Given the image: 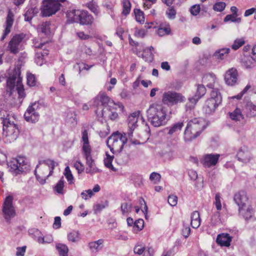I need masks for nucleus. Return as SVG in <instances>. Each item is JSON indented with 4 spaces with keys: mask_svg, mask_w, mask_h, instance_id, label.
Wrapping results in <instances>:
<instances>
[{
    "mask_svg": "<svg viewBox=\"0 0 256 256\" xmlns=\"http://www.w3.org/2000/svg\"><path fill=\"white\" fill-rule=\"evenodd\" d=\"M206 93V88L203 84H198L196 92L194 95L196 97L200 99Z\"/></svg>",
    "mask_w": 256,
    "mask_h": 256,
    "instance_id": "nucleus-43",
    "label": "nucleus"
},
{
    "mask_svg": "<svg viewBox=\"0 0 256 256\" xmlns=\"http://www.w3.org/2000/svg\"><path fill=\"white\" fill-rule=\"evenodd\" d=\"M106 157L104 159V164L105 166L113 170H115L112 164V162L114 157V156H110L108 152L106 153Z\"/></svg>",
    "mask_w": 256,
    "mask_h": 256,
    "instance_id": "nucleus-42",
    "label": "nucleus"
},
{
    "mask_svg": "<svg viewBox=\"0 0 256 256\" xmlns=\"http://www.w3.org/2000/svg\"><path fill=\"white\" fill-rule=\"evenodd\" d=\"M244 40L243 38L236 39L232 45V48L234 50H236L244 44Z\"/></svg>",
    "mask_w": 256,
    "mask_h": 256,
    "instance_id": "nucleus-51",
    "label": "nucleus"
},
{
    "mask_svg": "<svg viewBox=\"0 0 256 256\" xmlns=\"http://www.w3.org/2000/svg\"><path fill=\"white\" fill-rule=\"evenodd\" d=\"M36 78L35 76L31 73L27 74V84L30 86L36 85Z\"/></svg>",
    "mask_w": 256,
    "mask_h": 256,
    "instance_id": "nucleus-50",
    "label": "nucleus"
},
{
    "mask_svg": "<svg viewBox=\"0 0 256 256\" xmlns=\"http://www.w3.org/2000/svg\"><path fill=\"white\" fill-rule=\"evenodd\" d=\"M20 74V72L19 68L14 70L7 80L6 90L10 95H12L16 86V90L19 98H23L25 97L26 94Z\"/></svg>",
    "mask_w": 256,
    "mask_h": 256,
    "instance_id": "nucleus-4",
    "label": "nucleus"
},
{
    "mask_svg": "<svg viewBox=\"0 0 256 256\" xmlns=\"http://www.w3.org/2000/svg\"><path fill=\"white\" fill-rule=\"evenodd\" d=\"M200 10V6L199 4H195L191 7L190 12L192 15L197 16L199 14Z\"/></svg>",
    "mask_w": 256,
    "mask_h": 256,
    "instance_id": "nucleus-62",
    "label": "nucleus"
},
{
    "mask_svg": "<svg viewBox=\"0 0 256 256\" xmlns=\"http://www.w3.org/2000/svg\"><path fill=\"white\" fill-rule=\"evenodd\" d=\"M80 195L83 199L87 200L92 197L94 195V193L91 190H88L82 192Z\"/></svg>",
    "mask_w": 256,
    "mask_h": 256,
    "instance_id": "nucleus-57",
    "label": "nucleus"
},
{
    "mask_svg": "<svg viewBox=\"0 0 256 256\" xmlns=\"http://www.w3.org/2000/svg\"><path fill=\"white\" fill-rule=\"evenodd\" d=\"M113 154H114L116 162L120 165L124 164L128 161V156L126 152H122V150L116 152Z\"/></svg>",
    "mask_w": 256,
    "mask_h": 256,
    "instance_id": "nucleus-25",
    "label": "nucleus"
},
{
    "mask_svg": "<svg viewBox=\"0 0 256 256\" xmlns=\"http://www.w3.org/2000/svg\"><path fill=\"white\" fill-rule=\"evenodd\" d=\"M224 21L225 22L228 21H231L232 22H236L239 23L240 22V18H237L236 16L232 14H228L224 18Z\"/></svg>",
    "mask_w": 256,
    "mask_h": 256,
    "instance_id": "nucleus-53",
    "label": "nucleus"
},
{
    "mask_svg": "<svg viewBox=\"0 0 256 256\" xmlns=\"http://www.w3.org/2000/svg\"><path fill=\"white\" fill-rule=\"evenodd\" d=\"M199 100V98H198L197 97H196L194 96L189 98H188V102L186 104V110L193 109Z\"/></svg>",
    "mask_w": 256,
    "mask_h": 256,
    "instance_id": "nucleus-40",
    "label": "nucleus"
},
{
    "mask_svg": "<svg viewBox=\"0 0 256 256\" xmlns=\"http://www.w3.org/2000/svg\"><path fill=\"white\" fill-rule=\"evenodd\" d=\"M220 213L218 212H215L212 216L210 223L212 225L216 226L220 223Z\"/></svg>",
    "mask_w": 256,
    "mask_h": 256,
    "instance_id": "nucleus-47",
    "label": "nucleus"
},
{
    "mask_svg": "<svg viewBox=\"0 0 256 256\" xmlns=\"http://www.w3.org/2000/svg\"><path fill=\"white\" fill-rule=\"evenodd\" d=\"M191 226L194 228H198L200 224V218L198 211H194L191 214Z\"/></svg>",
    "mask_w": 256,
    "mask_h": 256,
    "instance_id": "nucleus-30",
    "label": "nucleus"
},
{
    "mask_svg": "<svg viewBox=\"0 0 256 256\" xmlns=\"http://www.w3.org/2000/svg\"><path fill=\"white\" fill-rule=\"evenodd\" d=\"M39 108L40 104L38 102L32 103L31 105L29 106L24 114L25 120L32 123H36L38 122L40 114L38 110Z\"/></svg>",
    "mask_w": 256,
    "mask_h": 256,
    "instance_id": "nucleus-12",
    "label": "nucleus"
},
{
    "mask_svg": "<svg viewBox=\"0 0 256 256\" xmlns=\"http://www.w3.org/2000/svg\"><path fill=\"white\" fill-rule=\"evenodd\" d=\"M142 58L146 62H150L154 60V54L152 52L148 51V49H145L142 54Z\"/></svg>",
    "mask_w": 256,
    "mask_h": 256,
    "instance_id": "nucleus-44",
    "label": "nucleus"
},
{
    "mask_svg": "<svg viewBox=\"0 0 256 256\" xmlns=\"http://www.w3.org/2000/svg\"><path fill=\"white\" fill-rule=\"evenodd\" d=\"M222 101V97L218 89L212 90L210 97L206 100L204 106V110L206 113L210 114L214 112Z\"/></svg>",
    "mask_w": 256,
    "mask_h": 256,
    "instance_id": "nucleus-8",
    "label": "nucleus"
},
{
    "mask_svg": "<svg viewBox=\"0 0 256 256\" xmlns=\"http://www.w3.org/2000/svg\"><path fill=\"white\" fill-rule=\"evenodd\" d=\"M81 10H73L69 11L67 14V16L72 22H78L80 17Z\"/></svg>",
    "mask_w": 256,
    "mask_h": 256,
    "instance_id": "nucleus-29",
    "label": "nucleus"
},
{
    "mask_svg": "<svg viewBox=\"0 0 256 256\" xmlns=\"http://www.w3.org/2000/svg\"><path fill=\"white\" fill-rule=\"evenodd\" d=\"M234 200L238 208H246L248 205V198L244 191H240L236 194Z\"/></svg>",
    "mask_w": 256,
    "mask_h": 256,
    "instance_id": "nucleus-17",
    "label": "nucleus"
},
{
    "mask_svg": "<svg viewBox=\"0 0 256 256\" xmlns=\"http://www.w3.org/2000/svg\"><path fill=\"white\" fill-rule=\"evenodd\" d=\"M134 14L136 20L140 24L144 23V12L140 10H135Z\"/></svg>",
    "mask_w": 256,
    "mask_h": 256,
    "instance_id": "nucleus-49",
    "label": "nucleus"
},
{
    "mask_svg": "<svg viewBox=\"0 0 256 256\" xmlns=\"http://www.w3.org/2000/svg\"><path fill=\"white\" fill-rule=\"evenodd\" d=\"M202 82L206 84V86L214 89H218L217 88H214V86L217 82V79L216 76L214 74L210 73L205 74L202 78Z\"/></svg>",
    "mask_w": 256,
    "mask_h": 256,
    "instance_id": "nucleus-20",
    "label": "nucleus"
},
{
    "mask_svg": "<svg viewBox=\"0 0 256 256\" xmlns=\"http://www.w3.org/2000/svg\"><path fill=\"white\" fill-rule=\"evenodd\" d=\"M74 167L78 170V173L84 172V165L80 161H77L74 164Z\"/></svg>",
    "mask_w": 256,
    "mask_h": 256,
    "instance_id": "nucleus-63",
    "label": "nucleus"
},
{
    "mask_svg": "<svg viewBox=\"0 0 256 256\" xmlns=\"http://www.w3.org/2000/svg\"><path fill=\"white\" fill-rule=\"evenodd\" d=\"M24 38L22 34H16L12 38L8 46L11 53L16 54L21 49V43Z\"/></svg>",
    "mask_w": 256,
    "mask_h": 256,
    "instance_id": "nucleus-13",
    "label": "nucleus"
},
{
    "mask_svg": "<svg viewBox=\"0 0 256 256\" xmlns=\"http://www.w3.org/2000/svg\"><path fill=\"white\" fill-rule=\"evenodd\" d=\"M184 126V125L183 122H177L173 124L172 126L168 128V134L170 135L174 134H176L181 130L182 128Z\"/></svg>",
    "mask_w": 256,
    "mask_h": 256,
    "instance_id": "nucleus-38",
    "label": "nucleus"
},
{
    "mask_svg": "<svg viewBox=\"0 0 256 256\" xmlns=\"http://www.w3.org/2000/svg\"><path fill=\"white\" fill-rule=\"evenodd\" d=\"M68 240L72 242H77L80 239V234L78 231L73 230L68 234Z\"/></svg>",
    "mask_w": 256,
    "mask_h": 256,
    "instance_id": "nucleus-39",
    "label": "nucleus"
},
{
    "mask_svg": "<svg viewBox=\"0 0 256 256\" xmlns=\"http://www.w3.org/2000/svg\"><path fill=\"white\" fill-rule=\"evenodd\" d=\"M132 208V204L130 203L124 202L122 204L120 208L122 212V214H124L128 213L131 211Z\"/></svg>",
    "mask_w": 256,
    "mask_h": 256,
    "instance_id": "nucleus-48",
    "label": "nucleus"
},
{
    "mask_svg": "<svg viewBox=\"0 0 256 256\" xmlns=\"http://www.w3.org/2000/svg\"><path fill=\"white\" fill-rule=\"evenodd\" d=\"M14 14L10 10H9L6 18L5 23V29L4 31L3 35L1 38V40H4L6 36L10 32L11 28L14 23Z\"/></svg>",
    "mask_w": 256,
    "mask_h": 256,
    "instance_id": "nucleus-19",
    "label": "nucleus"
},
{
    "mask_svg": "<svg viewBox=\"0 0 256 256\" xmlns=\"http://www.w3.org/2000/svg\"><path fill=\"white\" fill-rule=\"evenodd\" d=\"M168 202L171 206H174L178 203V198L174 194L170 195L168 198Z\"/></svg>",
    "mask_w": 256,
    "mask_h": 256,
    "instance_id": "nucleus-58",
    "label": "nucleus"
},
{
    "mask_svg": "<svg viewBox=\"0 0 256 256\" xmlns=\"http://www.w3.org/2000/svg\"><path fill=\"white\" fill-rule=\"evenodd\" d=\"M236 158L240 162L243 163H248L252 158V156L248 147L242 146L238 150L236 154Z\"/></svg>",
    "mask_w": 256,
    "mask_h": 256,
    "instance_id": "nucleus-16",
    "label": "nucleus"
},
{
    "mask_svg": "<svg viewBox=\"0 0 256 256\" xmlns=\"http://www.w3.org/2000/svg\"><path fill=\"white\" fill-rule=\"evenodd\" d=\"M66 0H43L40 7L42 16H50L55 14L60 9L61 2Z\"/></svg>",
    "mask_w": 256,
    "mask_h": 256,
    "instance_id": "nucleus-7",
    "label": "nucleus"
},
{
    "mask_svg": "<svg viewBox=\"0 0 256 256\" xmlns=\"http://www.w3.org/2000/svg\"><path fill=\"white\" fill-rule=\"evenodd\" d=\"M134 226L137 228V230H142L144 226V220L142 219H138L134 222Z\"/></svg>",
    "mask_w": 256,
    "mask_h": 256,
    "instance_id": "nucleus-59",
    "label": "nucleus"
},
{
    "mask_svg": "<svg viewBox=\"0 0 256 256\" xmlns=\"http://www.w3.org/2000/svg\"><path fill=\"white\" fill-rule=\"evenodd\" d=\"M148 120L154 127H158L165 124L166 120V110L160 104H152L146 111Z\"/></svg>",
    "mask_w": 256,
    "mask_h": 256,
    "instance_id": "nucleus-2",
    "label": "nucleus"
},
{
    "mask_svg": "<svg viewBox=\"0 0 256 256\" xmlns=\"http://www.w3.org/2000/svg\"><path fill=\"white\" fill-rule=\"evenodd\" d=\"M64 174L66 178L67 179L68 181L69 182V184H72V180H74V177L68 166H66L65 168Z\"/></svg>",
    "mask_w": 256,
    "mask_h": 256,
    "instance_id": "nucleus-52",
    "label": "nucleus"
},
{
    "mask_svg": "<svg viewBox=\"0 0 256 256\" xmlns=\"http://www.w3.org/2000/svg\"><path fill=\"white\" fill-rule=\"evenodd\" d=\"M93 20V16L88 11L82 10L78 22L83 25H89L92 23Z\"/></svg>",
    "mask_w": 256,
    "mask_h": 256,
    "instance_id": "nucleus-24",
    "label": "nucleus"
},
{
    "mask_svg": "<svg viewBox=\"0 0 256 256\" xmlns=\"http://www.w3.org/2000/svg\"><path fill=\"white\" fill-rule=\"evenodd\" d=\"M256 60L254 57L248 56L244 60V64L246 68H251L254 66Z\"/></svg>",
    "mask_w": 256,
    "mask_h": 256,
    "instance_id": "nucleus-46",
    "label": "nucleus"
},
{
    "mask_svg": "<svg viewBox=\"0 0 256 256\" xmlns=\"http://www.w3.org/2000/svg\"><path fill=\"white\" fill-rule=\"evenodd\" d=\"M232 237L227 233L219 234L216 242L220 246H229L232 242Z\"/></svg>",
    "mask_w": 256,
    "mask_h": 256,
    "instance_id": "nucleus-22",
    "label": "nucleus"
},
{
    "mask_svg": "<svg viewBox=\"0 0 256 256\" xmlns=\"http://www.w3.org/2000/svg\"><path fill=\"white\" fill-rule=\"evenodd\" d=\"M171 30L169 26L164 28H160L158 30V34L159 36H162L164 35L169 34Z\"/></svg>",
    "mask_w": 256,
    "mask_h": 256,
    "instance_id": "nucleus-55",
    "label": "nucleus"
},
{
    "mask_svg": "<svg viewBox=\"0 0 256 256\" xmlns=\"http://www.w3.org/2000/svg\"><path fill=\"white\" fill-rule=\"evenodd\" d=\"M220 157L219 154H206L203 156L200 162L204 168H211L217 164Z\"/></svg>",
    "mask_w": 256,
    "mask_h": 256,
    "instance_id": "nucleus-15",
    "label": "nucleus"
},
{
    "mask_svg": "<svg viewBox=\"0 0 256 256\" xmlns=\"http://www.w3.org/2000/svg\"><path fill=\"white\" fill-rule=\"evenodd\" d=\"M140 111L132 114L128 118V132L127 133L121 134L118 132L113 133L106 140V144L112 154L122 151L124 146L126 143L128 139L133 144V132L138 126V122L140 118Z\"/></svg>",
    "mask_w": 256,
    "mask_h": 256,
    "instance_id": "nucleus-1",
    "label": "nucleus"
},
{
    "mask_svg": "<svg viewBox=\"0 0 256 256\" xmlns=\"http://www.w3.org/2000/svg\"><path fill=\"white\" fill-rule=\"evenodd\" d=\"M238 73L234 68H231L226 71L224 80L228 86H234L237 83Z\"/></svg>",
    "mask_w": 256,
    "mask_h": 256,
    "instance_id": "nucleus-18",
    "label": "nucleus"
},
{
    "mask_svg": "<svg viewBox=\"0 0 256 256\" xmlns=\"http://www.w3.org/2000/svg\"><path fill=\"white\" fill-rule=\"evenodd\" d=\"M64 177H62L54 188V191L58 194H64Z\"/></svg>",
    "mask_w": 256,
    "mask_h": 256,
    "instance_id": "nucleus-36",
    "label": "nucleus"
},
{
    "mask_svg": "<svg viewBox=\"0 0 256 256\" xmlns=\"http://www.w3.org/2000/svg\"><path fill=\"white\" fill-rule=\"evenodd\" d=\"M28 233L31 235L32 238L36 240V241L40 244H44L50 242L52 240L50 239L49 241H46L44 240V238L42 236L41 232L38 229L32 228L28 230Z\"/></svg>",
    "mask_w": 256,
    "mask_h": 256,
    "instance_id": "nucleus-23",
    "label": "nucleus"
},
{
    "mask_svg": "<svg viewBox=\"0 0 256 256\" xmlns=\"http://www.w3.org/2000/svg\"><path fill=\"white\" fill-rule=\"evenodd\" d=\"M176 10L174 9L173 6L169 8L166 11V14L170 19L174 20L176 18Z\"/></svg>",
    "mask_w": 256,
    "mask_h": 256,
    "instance_id": "nucleus-56",
    "label": "nucleus"
},
{
    "mask_svg": "<svg viewBox=\"0 0 256 256\" xmlns=\"http://www.w3.org/2000/svg\"><path fill=\"white\" fill-rule=\"evenodd\" d=\"M104 240L100 239L98 240L90 242L88 244V246L92 252H97L103 247Z\"/></svg>",
    "mask_w": 256,
    "mask_h": 256,
    "instance_id": "nucleus-32",
    "label": "nucleus"
},
{
    "mask_svg": "<svg viewBox=\"0 0 256 256\" xmlns=\"http://www.w3.org/2000/svg\"><path fill=\"white\" fill-rule=\"evenodd\" d=\"M226 4L224 2H218L216 3L213 6V9L215 11L221 12L223 11L225 8Z\"/></svg>",
    "mask_w": 256,
    "mask_h": 256,
    "instance_id": "nucleus-54",
    "label": "nucleus"
},
{
    "mask_svg": "<svg viewBox=\"0 0 256 256\" xmlns=\"http://www.w3.org/2000/svg\"><path fill=\"white\" fill-rule=\"evenodd\" d=\"M186 98L181 94L173 91H168L163 94L162 102L168 106H172L184 102Z\"/></svg>",
    "mask_w": 256,
    "mask_h": 256,
    "instance_id": "nucleus-10",
    "label": "nucleus"
},
{
    "mask_svg": "<svg viewBox=\"0 0 256 256\" xmlns=\"http://www.w3.org/2000/svg\"><path fill=\"white\" fill-rule=\"evenodd\" d=\"M56 248L60 256H68V249L66 244H58L56 245Z\"/></svg>",
    "mask_w": 256,
    "mask_h": 256,
    "instance_id": "nucleus-41",
    "label": "nucleus"
},
{
    "mask_svg": "<svg viewBox=\"0 0 256 256\" xmlns=\"http://www.w3.org/2000/svg\"><path fill=\"white\" fill-rule=\"evenodd\" d=\"M56 165L53 160L50 159L39 162L34 170V174L40 183L44 184L46 182V180L52 174Z\"/></svg>",
    "mask_w": 256,
    "mask_h": 256,
    "instance_id": "nucleus-3",
    "label": "nucleus"
},
{
    "mask_svg": "<svg viewBox=\"0 0 256 256\" xmlns=\"http://www.w3.org/2000/svg\"><path fill=\"white\" fill-rule=\"evenodd\" d=\"M238 211L246 220H248L252 216L254 210L252 207L248 205L246 208H238Z\"/></svg>",
    "mask_w": 256,
    "mask_h": 256,
    "instance_id": "nucleus-28",
    "label": "nucleus"
},
{
    "mask_svg": "<svg viewBox=\"0 0 256 256\" xmlns=\"http://www.w3.org/2000/svg\"><path fill=\"white\" fill-rule=\"evenodd\" d=\"M82 139L83 142L82 146V152L88 151H92L91 146L89 144L88 132L87 130H85L82 132Z\"/></svg>",
    "mask_w": 256,
    "mask_h": 256,
    "instance_id": "nucleus-27",
    "label": "nucleus"
},
{
    "mask_svg": "<svg viewBox=\"0 0 256 256\" xmlns=\"http://www.w3.org/2000/svg\"><path fill=\"white\" fill-rule=\"evenodd\" d=\"M14 120V118L10 115H8L2 120L3 136L6 138L10 142L16 140L19 134L18 126Z\"/></svg>",
    "mask_w": 256,
    "mask_h": 256,
    "instance_id": "nucleus-6",
    "label": "nucleus"
},
{
    "mask_svg": "<svg viewBox=\"0 0 256 256\" xmlns=\"http://www.w3.org/2000/svg\"><path fill=\"white\" fill-rule=\"evenodd\" d=\"M230 116L232 120L235 121H240L244 118L241 110L239 108H236L232 112H230Z\"/></svg>",
    "mask_w": 256,
    "mask_h": 256,
    "instance_id": "nucleus-35",
    "label": "nucleus"
},
{
    "mask_svg": "<svg viewBox=\"0 0 256 256\" xmlns=\"http://www.w3.org/2000/svg\"><path fill=\"white\" fill-rule=\"evenodd\" d=\"M160 178V175L159 174L155 172H152L150 176V180L154 181V183L155 184L159 182Z\"/></svg>",
    "mask_w": 256,
    "mask_h": 256,
    "instance_id": "nucleus-60",
    "label": "nucleus"
},
{
    "mask_svg": "<svg viewBox=\"0 0 256 256\" xmlns=\"http://www.w3.org/2000/svg\"><path fill=\"white\" fill-rule=\"evenodd\" d=\"M214 204L217 210H220L222 209L220 196L219 193H217L216 194Z\"/></svg>",
    "mask_w": 256,
    "mask_h": 256,
    "instance_id": "nucleus-61",
    "label": "nucleus"
},
{
    "mask_svg": "<svg viewBox=\"0 0 256 256\" xmlns=\"http://www.w3.org/2000/svg\"><path fill=\"white\" fill-rule=\"evenodd\" d=\"M54 26H52V22L50 21L43 22L38 28V32H42L45 35H48L52 32Z\"/></svg>",
    "mask_w": 256,
    "mask_h": 256,
    "instance_id": "nucleus-26",
    "label": "nucleus"
},
{
    "mask_svg": "<svg viewBox=\"0 0 256 256\" xmlns=\"http://www.w3.org/2000/svg\"><path fill=\"white\" fill-rule=\"evenodd\" d=\"M123 10L122 14L127 16L129 14L131 9V4L129 0H122Z\"/></svg>",
    "mask_w": 256,
    "mask_h": 256,
    "instance_id": "nucleus-45",
    "label": "nucleus"
},
{
    "mask_svg": "<svg viewBox=\"0 0 256 256\" xmlns=\"http://www.w3.org/2000/svg\"><path fill=\"white\" fill-rule=\"evenodd\" d=\"M230 49L229 48H223L220 49L214 53V56L220 60L224 59L230 52Z\"/></svg>",
    "mask_w": 256,
    "mask_h": 256,
    "instance_id": "nucleus-37",
    "label": "nucleus"
},
{
    "mask_svg": "<svg viewBox=\"0 0 256 256\" xmlns=\"http://www.w3.org/2000/svg\"><path fill=\"white\" fill-rule=\"evenodd\" d=\"M100 100L102 105L106 107H112L115 106V104L106 94L102 93L100 94Z\"/></svg>",
    "mask_w": 256,
    "mask_h": 256,
    "instance_id": "nucleus-31",
    "label": "nucleus"
},
{
    "mask_svg": "<svg viewBox=\"0 0 256 256\" xmlns=\"http://www.w3.org/2000/svg\"><path fill=\"white\" fill-rule=\"evenodd\" d=\"M82 154L86 160V164L88 166L86 170V172L90 174L100 172V170L96 167L94 160L92 158V151L84 152Z\"/></svg>",
    "mask_w": 256,
    "mask_h": 256,
    "instance_id": "nucleus-14",
    "label": "nucleus"
},
{
    "mask_svg": "<svg viewBox=\"0 0 256 256\" xmlns=\"http://www.w3.org/2000/svg\"><path fill=\"white\" fill-rule=\"evenodd\" d=\"M206 128V123L201 118H194L190 120L184 130V138L186 142L191 141L196 138Z\"/></svg>",
    "mask_w": 256,
    "mask_h": 256,
    "instance_id": "nucleus-5",
    "label": "nucleus"
},
{
    "mask_svg": "<svg viewBox=\"0 0 256 256\" xmlns=\"http://www.w3.org/2000/svg\"><path fill=\"white\" fill-rule=\"evenodd\" d=\"M13 196H7L2 205V211L4 217L6 222H8L16 214L15 210L13 205Z\"/></svg>",
    "mask_w": 256,
    "mask_h": 256,
    "instance_id": "nucleus-11",
    "label": "nucleus"
},
{
    "mask_svg": "<svg viewBox=\"0 0 256 256\" xmlns=\"http://www.w3.org/2000/svg\"><path fill=\"white\" fill-rule=\"evenodd\" d=\"M134 35L138 38H143L146 36V32L143 29H136Z\"/></svg>",
    "mask_w": 256,
    "mask_h": 256,
    "instance_id": "nucleus-64",
    "label": "nucleus"
},
{
    "mask_svg": "<svg viewBox=\"0 0 256 256\" xmlns=\"http://www.w3.org/2000/svg\"><path fill=\"white\" fill-rule=\"evenodd\" d=\"M85 6L96 15L98 14L100 12V8L95 0H92L86 3Z\"/></svg>",
    "mask_w": 256,
    "mask_h": 256,
    "instance_id": "nucleus-33",
    "label": "nucleus"
},
{
    "mask_svg": "<svg viewBox=\"0 0 256 256\" xmlns=\"http://www.w3.org/2000/svg\"><path fill=\"white\" fill-rule=\"evenodd\" d=\"M112 106V107L104 108L102 110V116L108 118L112 120H116L118 118V114L116 112V108Z\"/></svg>",
    "mask_w": 256,
    "mask_h": 256,
    "instance_id": "nucleus-21",
    "label": "nucleus"
},
{
    "mask_svg": "<svg viewBox=\"0 0 256 256\" xmlns=\"http://www.w3.org/2000/svg\"><path fill=\"white\" fill-rule=\"evenodd\" d=\"M10 171L15 174L25 172L30 170V165L24 156H18L8 163Z\"/></svg>",
    "mask_w": 256,
    "mask_h": 256,
    "instance_id": "nucleus-9",
    "label": "nucleus"
},
{
    "mask_svg": "<svg viewBox=\"0 0 256 256\" xmlns=\"http://www.w3.org/2000/svg\"><path fill=\"white\" fill-rule=\"evenodd\" d=\"M246 116L248 117L256 116V106L251 102H248L245 107Z\"/></svg>",
    "mask_w": 256,
    "mask_h": 256,
    "instance_id": "nucleus-34",
    "label": "nucleus"
}]
</instances>
